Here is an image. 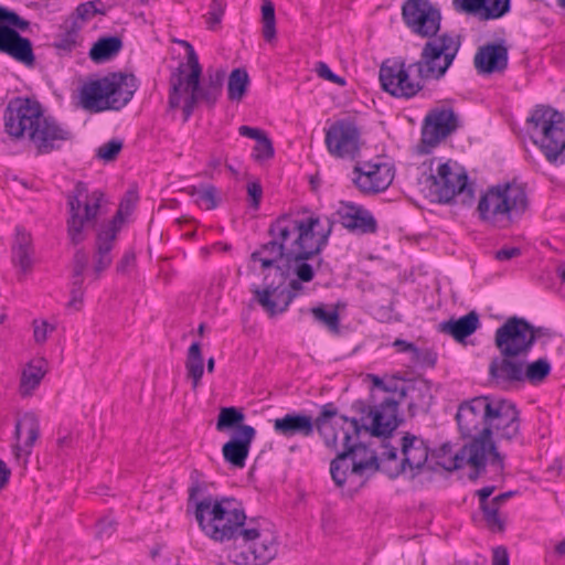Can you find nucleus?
Returning a JSON list of instances; mask_svg holds the SVG:
<instances>
[{
	"instance_id": "nucleus-28",
	"label": "nucleus",
	"mask_w": 565,
	"mask_h": 565,
	"mask_svg": "<svg viewBox=\"0 0 565 565\" xmlns=\"http://www.w3.org/2000/svg\"><path fill=\"white\" fill-rule=\"evenodd\" d=\"M255 437L256 430L252 426L241 427L235 431V436L223 445L222 452L225 461L234 467L244 468Z\"/></svg>"
},
{
	"instance_id": "nucleus-54",
	"label": "nucleus",
	"mask_w": 565,
	"mask_h": 565,
	"mask_svg": "<svg viewBox=\"0 0 565 565\" xmlns=\"http://www.w3.org/2000/svg\"><path fill=\"white\" fill-rule=\"evenodd\" d=\"M122 149V141L111 139L97 149L96 156L104 161H114Z\"/></svg>"
},
{
	"instance_id": "nucleus-17",
	"label": "nucleus",
	"mask_w": 565,
	"mask_h": 565,
	"mask_svg": "<svg viewBox=\"0 0 565 565\" xmlns=\"http://www.w3.org/2000/svg\"><path fill=\"white\" fill-rule=\"evenodd\" d=\"M137 200V193L135 191H128L120 201L119 207L113 218L97 233L94 265L96 278L110 266L113 262L110 252L115 246L117 235L125 223V218L134 210Z\"/></svg>"
},
{
	"instance_id": "nucleus-24",
	"label": "nucleus",
	"mask_w": 565,
	"mask_h": 565,
	"mask_svg": "<svg viewBox=\"0 0 565 565\" xmlns=\"http://www.w3.org/2000/svg\"><path fill=\"white\" fill-rule=\"evenodd\" d=\"M523 358L500 354L491 360L488 369L490 384L500 390H511L522 384Z\"/></svg>"
},
{
	"instance_id": "nucleus-29",
	"label": "nucleus",
	"mask_w": 565,
	"mask_h": 565,
	"mask_svg": "<svg viewBox=\"0 0 565 565\" xmlns=\"http://www.w3.org/2000/svg\"><path fill=\"white\" fill-rule=\"evenodd\" d=\"M501 192V204L508 226L519 218L527 209L529 201L524 186L516 182L498 184Z\"/></svg>"
},
{
	"instance_id": "nucleus-38",
	"label": "nucleus",
	"mask_w": 565,
	"mask_h": 565,
	"mask_svg": "<svg viewBox=\"0 0 565 565\" xmlns=\"http://www.w3.org/2000/svg\"><path fill=\"white\" fill-rule=\"evenodd\" d=\"M82 24L72 21L70 29L62 32L53 42V47L60 56H65L75 51L82 43L79 30Z\"/></svg>"
},
{
	"instance_id": "nucleus-49",
	"label": "nucleus",
	"mask_w": 565,
	"mask_h": 565,
	"mask_svg": "<svg viewBox=\"0 0 565 565\" xmlns=\"http://www.w3.org/2000/svg\"><path fill=\"white\" fill-rule=\"evenodd\" d=\"M275 154L274 146L267 134H265L263 137H260L252 152L253 159L258 162L263 163L269 159H271Z\"/></svg>"
},
{
	"instance_id": "nucleus-26",
	"label": "nucleus",
	"mask_w": 565,
	"mask_h": 565,
	"mask_svg": "<svg viewBox=\"0 0 565 565\" xmlns=\"http://www.w3.org/2000/svg\"><path fill=\"white\" fill-rule=\"evenodd\" d=\"M406 397H386L377 408H370L372 418L371 434L376 437H388L398 427L402 419L398 417V405Z\"/></svg>"
},
{
	"instance_id": "nucleus-4",
	"label": "nucleus",
	"mask_w": 565,
	"mask_h": 565,
	"mask_svg": "<svg viewBox=\"0 0 565 565\" xmlns=\"http://www.w3.org/2000/svg\"><path fill=\"white\" fill-rule=\"evenodd\" d=\"M186 51V62L180 63L171 73L169 84V106L179 108L182 105L184 120L193 114L198 103L213 106L222 95L226 73L222 68L207 70V77L201 84L202 66L192 44L180 41Z\"/></svg>"
},
{
	"instance_id": "nucleus-30",
	"label": "nucleus",
	"mask_w": 565,
	"mask_h": 565,
	"mask_svg": "<svg viewBox=\"0 0 565 565\" xmlns=\"http://www.w3.org/2000/svg\"><path fill=\"white\" fill-rule=\"evenodd\" d=\"M479 218L494 227L507 228L508 222L501 204V192L497 185L490 186L479 199Z\"/></svg>"
},
{
	"instance_id": "nucleus-48",
	"label": "nucleus",
	"mask_w": 565,
	"mask_h": 565,
	"mask_svg": "<svg viewBox=\"0 0 565 565\" xmlns=\"http://www.w3.org/2000/svg\"><path fill=\"white\" fill-rule=\"evenodd\" d=\"M315 320L323 323L330 331L339 332L340 317L338 311H327L323 306H317L310 309Z\"/></svg>"
},
{
	"instance_id": "nucleus-56",
	"label": "nucleus",
	"mask_w": 565,
	"mask_h": 565,
	"mask_svg": "<svg viewBox=\"0 0 565 565\" xmlns=\"http://www.w3.org/2000/svg\"><path fill=\"white\" fill-rule=\"evenodd\" d=\"M84 279H74L72 282L71 289V299L67 302L68 308H73L75 310H79L83 305L84 298V289H83Z\"/></svg>"
},
{
	"instance_id": "nucleus-39",
	"label": "nucleus",
	"mask_w": 565,
	"mask_h": 565,
	"mask_svg": "<svg viewBox=\"0 0 565 565\" xmlns=\"http://www.w3.org/2000/svg\"><path fill=\"white\" fill-rule=\"evenodd\" d=\"M185 369L188 377L192 380L193 388H196L204 373V362L201 352V344L199 342H193L190 345L185 361Z\"/></svg>"
},
{
	"instance_id": "nucleus-1",
	"label": "nucleus",
	"mask_w": 565,
	"mask_h": 565,
	"mask_svg": "<svg viewBox=\"0 0 565 565\" xmlns=\"http://www.w3.org/2000/svg\"><path fill=\"white\" fill-rule=\"evenodd\" d=\"M334 222L308 210L285 213L268 226L269 237L275 238L294 263V273L302 281L315 277L310 259L318 257L327 247Z\"/></svg>"
},
{
	"instance_id": "nucleus-19",
	"label": "nucleus",
	"mask_w": 565,
	"mask_h": 565,
	"mask_svg": "<svg viewBox=\"0 0 565 565\" xmlns=\"http://www.w3.org/2000/svg\"><path fill=\"white\" fill-rule=\"evenodd\" d=\"M488 412V436L492 439V431H495L499 439L511 441L515 439L520 433L519 411L516 406L504 398H489Z\"/></svg>"
},
{
	"instance_id": "nucleus-12",
	"label": "nucleus",
	"mask_w": 565,
	"mask_h": 565,
	"mask_svg": "<svg viewBox=\"0 0 565 565\" xmlns=\"http://www.w3.org/2000/svg\"><path fill=\"white\" fill-rule=\"evenodd\" d=\"M459 49V38L445 32L425 42L419 58L412 63V67H415L417 77L425 82L439 81L451 66Z\"/></svg>"
},
{
	"instance_id": "nucleus-9",
	"label": "nucleus",
	"mask_w": 565,
	"mask_h": 565,
	"mask_svg": "<svg viewBox=\"0 0 565 565\" xmlns=\"http://www.w3.org/2000/svg\"><path fill=\"white\" fill-rule=\"evenodd\" d=\"M530 137L552 164L565 161V115L551 106H536L526 119Z\"/></svg>"
},
{
	"instance_id": "nucleus-8",
	"label": "nucleus",
	"mask_w": 565,
	"mask_h": 565,
	"mask_svg": "<svg viewBox=\"0 0 565 565\" xmlns=\"http://www.w3.org/2000/svg\"><path fill=\"white\" fill-rule=\"evenodd\" d=\"M138 88L137 78L122 72L89 79L81 88V104L90 113L120 110L132 98Z\"/></svg>"
},
{
	"instance_id": "nucleus-5",
	"label": "nucleus",
	"mask_w": 565,
	"mask_h": 565,
	"mask_svg": "<svg viewBox=\"0 0 565 565\" xmlns=\"http://www.w3.org/2000/svg\"><path fill=\"white\" fill-rule=\"evenodd\" d=\"M188 504L194 505V518L201 531L216 543L233 542L248 524L242 503L233 497L209 494L198 499L202 486L189 488Z\"/></svg>"
},
{
	"instance_id": "nucleus-22",
	"label": "nucleus",
	"mask_w": 565,
	"mask_h": 565,
	"mask_svg": "<svg viewBox=\"0 0 565 565\" xmlns=\"http://www.w3.org/2000/svg\"><path fill=\"white\" fill-rule=\"evenodd\" d=\"M459 127L458 116L451 107L433 109L425 118L422 129V143L436 147Z\"/></svg>"
},
{
	"instance_id": "nucleus-53",
	"label": "nucleus",
	"mask_w": 565,
	"mask_h": 565,
	"mask_svg": "<svg viewBox=\"0 0 565 565\" xmlns=\"http://www.w3.org/2000/svg\"><path fill=\"white\" fill-rule=\"evenodd\" d=\"M411 360L414 364L422 367H434L437 362V354L430 349L415 348L411 355Z\"/></svg>"
},
{
	"instance_id": "nucleus-43",
	"label": "nucleus",
	"mask_w": 565,
	"mask_h": 565,
	"mask_svg": "<svg viewBox=\"0 0 565 565\" xmlns=\"http://www.w3.org/2000/svg\"><path fill=\"white\" fill-rule=\"evenodd\" d=\"M262 23L265 41L271 42L276 39V17L275 6L270 0H264L262 3Z\"/></svg>"
},
{
	"instance_id": "nucleus-27",
	"label": "nucleus",
	"mask_w": 565,
	"mask_h": 565,
	"mask_svg": "<svg viewBox=\"0 0 565 565\" xmlns=\"http://www.w3.org/2000/svg\"><path fill=\"white\" fill-rule=\"evenodd\" d=\"M0 52L9 55L25 66H33L35 56L32 42L17 30L0 31Z\"/></svg>"
},
{
	"instance_id": "nucleus-46",
	"label": "nucleus",
	"mask_w": 565,
	"mask_h": 565,
	"mask_svg": "<svg viewBox=\"0 0 565 565\" xmlns=\"http://www.w3.org/2000/svg\"><path fill=\"white\" fill-rule=\"evenodd\" d=\"M499 507L500 503H494L493 499L490 502L480 505L487 526L493 532H502L504 530V520L499 514Z\"/></svg>"
},
{
	"instance_id": "nucleus-13",
	"label": "nucleus",
	"mask_w": 565,
	"mask_h": 565,
	"mask_svg": "<svg viewBox=\"0 0 565 565\" xmlns=\"http://www.w3.org/2000/svg\"><path fill=\"white\" fill-rule=\"evenodd\" d=\"M104 193H88L86 183L78 181L67 194L68 218L67 235L73 245L86 239L85 226L97 218Z\"/></svg>"
},
{
	"instance_id": "nucleus-51",
	"label": "nucleus",
	"mask_w": 565,
	"mask_h": 565,
	"mask_svg": "<svg viewBox=\"0 0 565 565\" xmlns=\"http://www.w3.org/2000/svg\"><path fill=\"white\" fill-rule=\"evenodd\" d=\"M457 454L458 452L452 454V447L450 444H448V443L443 444L438 449H436L431 452V460H435V465H433V466L429 465L428 469L431 471H435V470H437V467H440L447 471L457 470L458 468H449L448 469L444 466V462L451 460Z\"/></svg>"
},
{
	"instance_id": "nucleus-3",
	"label": "nucleus",
	"mask_w": 565,
	"mask_h": 565,
	"mask_svg": "<svg viewBox=\"0 0 565 565\" xmlns=\"http://www.w3.org/2000/svg\"><path fill=\"white\" fill-rule=\"evenodd\" d=\"M489 398L490 396H477L459 405L456 414L458 428L463 437L472 439L451 460L444 462L446 468L470 466L478 476L486 470L488 463L495 473L502 472L503 457L493 440L487 438Z\"/></svg>"
},
{
	"instance_id": "nucleus-47",
	"label": "nucleus",
	"mask_w": 565,
	"mask_h": 565,
	"mask_svg": "<svg viewBox=\"0 0 565 565\" xmlns=\"http://www.w3.org/2000/svg\"><path fill=\"white\" fill-rule=\"evenodd\" d=\"M192 194L195 195L196 202L205 210H213L217 206V189L212 184L194 188Z\"/></svg>"
},
{
	"instance_id": "nucleus-62",
	"label": "nucleus",
	"mask_w": 565,
	"mask_h": 565,
	"mask_svg": "<svg viewBox=\"0 0 565 565\" xmlns=\"http://www.w3.org/2000/svg\"><path fill=\"white\" fill-rule=\"evenodd\" d=\"M238 134L243 137L250 138V139H254L255 141H257L266 132L260 128L243 125L238 128Z\"/></svg>"
},
{
	"instance_id": "nucleus-41",
	"label": "nucleus",
	"mask_w": 565,
	"mask_h": 565,
	"mask_svg": "<svg viewBox=\"0 0 565 565\" xmlns=\"http://www.w3.org/2000/svg\"><path fill=\"white\" fill-rule=\"evenodd\" d=\"M244 419L245 415L241 408L234 406L222 407L216 420V430L225 431L235 428L237 431L241 427L246 426L243 424Z\"/></svg>"
},
{
	"instance_id": "nucleus-20",
	"label": "nucleus",
	"mask_w": 565,
	"mask_h": 565,
	"mask_svg": "<svg viewBox=\"0 0 565 565\" xmlns=\"http://www.w3.org/2000/svg\"><path fill=\"white\" fill-rule=\"evenodd\" d=\"M353 183L364 194L385 191L394 179V168L380 159L356 163L353 168Z\"/></svg>"
},
{
	"instance_id": "nucleus-6",
	"label": "nucleus",
	"mask_w": 565,
	"mask_h": 565,
	"mask_svg": "<svg viewBox=\"0 0 565 565\" xmlns=\"http://www.w3.org/2000/svg\"><path fill=\"white\" fill-rule=\"evenodd\" d=\"M253 265L258 264V269L264 275L263 287L255 286L252 289L253 298L270 316L285 312L292 301V295L284 289L287 269L292 263H288V254L275 238L262 244L250 254Z\"/></svg>"
},
{
	"instance_id": "nucleus-7",
	"label": "nucleus",
	"mask_w": 565,
	"mask_h": 565,
	"mask_svg": "<svg viewBox=\"0 0 565 565\" xmlns=\"http://www.w3.org/2000/svg\"><path fill=\"white\" fill-rule=\"evenodd\" d=\"M333 424L335 431L339 433L338 446L342 445V450L330 463L332 480L338 487H343L347 480L354 482L355 479L362 484L369 472L380 469L377 456L356 444L363 427L358 419L339 416ZM335 450H339V447Z\"/></svg>"
},
{
	"instance_id": "nucleus-11",
	"label": "nucleus",
	"mask_w": 565,
	"mask_h": 565,
	"mask_svg": "<svg viewBox=\"0 0 565 565\" xmlns=\"http://www.w3.org/2000/svg\"><path fill=\"white\" fill-rule=\"evenodd\" d=\"M278 553L276 535L262 529L255 520H249L238 537L233 541L230 561L234 565H267Z\"/></svg>"
},
{
	"instance_id": "nucleus-33",
	"label": "nucleus",
	"mask_w": 565,
	"mask_h": 565,
	"mask_svg": "<svg viewBox=\"0 0 565 565\" xmlns=\"http://www.w3.org/2000/svg\"><path fill=\"white\" fill-rule=\"evenodd\" d=\"M13 265L22 273L31 270L33 265V246L31 234L22 227L15 228V237L11 247Z\"/></svg>"
},
{
	"instance_id": "nucleus-40",
	"label": "nucleus",
	"mask_w": 565,
	"mask_h": 565,
	"mask_svg": "<svg viewBox=\"0 0 565 565\" xmlns=\"http://www.w3.org/2000/svg\"><path fill=\"white\" fill-rule=\"evenodd\" d=\"M522 371V384L527 382L532 385H537L548 376L551 372V364L546 359H539L531 363H527L523 359Z\"/></svg>"
},
{
	"instance_id": "nucleus-34",
	"label": "nucleus",
	"mask_w": 565,
	"mask_h": 565,
	"mask_svg": "<svg viewBox=\"0 0 565 565\" xmlns=\"http://www.w3.org/2000/svg\"><path fill=\"white\" fill-rule=\"evenodd\" d=\"M480 327L479 315L470 311L459 319H450L439 324V330L451 335L457 342H463L469 335L475 333Z\"/></svg>"
},
{
	"instance_id": "nucleus-32",
	"label": "nucleus",
	"mask_w": 565,
	"mask_h": 565,
	"mask_svg": "<svg viewBox=\"0 0 565 565\" xmlns=\"http://www.w3.org/2000/svg\"><path fill=\"white\" fill-rule=\"evenodd\" d=\"M473 62L479 73L502 72L508 66V49L503 44H486L478 49Z\"/></svg>"
},
{
	"instance_id": "nucleus-16",
	"label": "nucleus",
	"mask_w": 565,
	"mask_h": 565,
	"mask_svg": "<svg viewBox=\"0 0 565 565\" xmlns=\"http://www.w3.org/2000/svg\"><path fill=\"white\" fill-rule=\"evenodd\" d=\"M381 87L395 98H414L425 87V79L417 77L412 63L404 60H386L379 72Z\"/></svg>"
},
{
	"instance_id": "nucleus-2",
	"label": "nucleus",
	"mask_w": 565,
	"mask_h": 565,
	"mask_svg": "<svg viewBox=\"0 0 565 565\" xmlns=\"http://www.w3.org/2000/svg\"><path fill=\"white\" fill-rule=\"evenodd\" d=\"M4 131L14 139H28L36 154H49L62 149L73 139L71 128L52 116H45L34 98L14 97L3 113Z\"/></svg>"
},
{
	"instance_id": "nucleus-50",
	"label": "nucleus",
	"mask_w": 565,
	"mask_h": 565,
	"mask_svg": "<svg viewBox=\"0 0 565 565\" xmlns=\"http://www.w3.org/2000/svg\"><path fill=\"white\" fill-rule=\"evenodd\" d=\"M102 1H87L77 6L74 14L73 21H76L78 24H82L90 19H93L97 13H102L99 6H102Z\"/></svg>"
},
{
	"instance_id": "nucleus-31",
	"label": "nucleus",
	"mask_w": 565,
	"mask_h": 565,
	"mask_svg": "<svg viewBox=\"0 0 565 565\" xmlns=\"http://www.w3.org/2000/svg\"><path fill=\"white\" fill-rule=\"evenodd\" d=\"M373 385L384 392L396 393L401 397H409L408 409L414 413L416 409L428 407L430 404L431 395L428 387L415 385H402L397 383L393 385L386 384L382 379L376 375H371Z\"/></svg>"
},
{
	"instance_id": "nucleus-60",
	"label": "nucleus",
	"mask_w": 565,
	"mask_h": 565,
	"mask_svg": "<svg viewBox=\"0 0 565 565\" xmlns=\"http://www.w3.org/2000/svg\"><path fill=\"white\" fill-rule=\"evenodd\" d=\"M289 273V268L287 269ZM301 282L298 277L296 279H291L288 281V274H286V280L284 282V289L287 294L292 295V299L298 296V294L303 289Z\"/></svg>"
},
{
	"instance_id": "nucleus-36",
	"label": "nucleus",
	"mask_w": 565,
	"mask_h": 565,
	"mask_svg": "<svg viewBox=\"0 0 565 565\" xmlns=\"http://www.w3.org/2000/svg\"><path fill=\"white\" fill-rule=\"evenodd\" d=\"M47 371V362L44 359L32 360L22 371L20 392L30 395L41 383Z\"/></svg>"
},
{
	"instance_id": "nucleus-35",
	"label": "nucleus",
	"mask_w": 565,
	"mask_h": 565,
	"mask_svg": "<svg viewBox=\"0 0 565 565\" xmlns=\"http://www.w3.org/2000/svg\"><path fill=\"white\" fill-rule=\"evenodd\" d=\"M14 435L18 440H20L21 437L25 435L23 443L17 444L14 446L15 456H30L34 444L40 436V426L35 416L25 415L23 418H21L15 425Z\"/></svg>"
},
{
	"instance_id": "nucleus-10",
	"label": "nucleus",
	"mask_w": 565,
	"mask_h": 565,
	"mask_svg": "<svg viewBox=\"0 0 565 565\" xmlns=\"http://www.w3.org/2000/svg\"><path fill=\"white\" fill-rule=\"evenodd\" d=\"M337 407L332 403L324 404L321 412L313 419L310 415L291 412L273 420L275 434L287 439L300 436L303 438L313 435L315 429L321 435L330 449L338 448L339 433L335 431L334 419H338Z\"/></svg>"
},
{
	"instance_id": "nucleus-14",
	"label": "nucleus",
	"mask_w": 565,
	"mask_h": 565,
	"mask_svg": "<svg viewBox=\"0 0 565 565\" xmlns=\"http://www.w3.org/2000/svg\"><path fill=\"white\" fill-rule=\"evenodd\" d=\"M426 178L429 194L439 203H450L457 195H462V202H470L475 189L468 183V175L463 168L452 167L451 161L439 162L436 170L430 168Z\"/></svg>"
},
{
	"instance_id": "nucleus-25",
	"label": "nucleus",
	"mask_w": 565,
	"mask_h": 565,
	"mask_svg": "<svg viewBox=\"0 0 565 565\" xmlns=\"http://www.w3.org/2000/svg\"><path fill=\"white\" fill-rule=\"evenodd\" d=\"M401 450L403 459L396 463L394 471L390 475L395 478L407 469L412 471V477L419 475L428 461L429 447L426 441L406 433L402 438Z\"/></svg>"
},
{
	"instance_id": "nucleus-23",
	"label": "nucleus",
	"mask_w": 565,
	"mask_h": 565,
	"mask_svg": "<svg viewBox=\"0 0 565 565\" xmlns=\"http://www.w3.org/2000/svg\"><path fill=\"white\" fill-rule=\"evenodd\" d=\"M339 223L348 232L359 235L375 234L379 224L373 213L352 201H340L334 213Z\"/></svg>"
},
{
	"instance_id": "nucleus-52",
	"label": "nucleus",
	"mask_w": 565,
	"mask_h": 565,
	"mask_svg": "<svg viewBox=\"0 0 565 565\" xmlns=\"http://www.w3.org/2000/svg\"><path fill=\"white\" fill-rule=\"evenodd\" d=\"M486 0H452L454 10L477 17L480 20L481 11Z\"/></svg>"
},
{
	"instance_id": "nucleus-18",
	"label": "nucleus",
	"mask_w": 565,
	"mask_h": 565,
	"mask_svg": "<svg viewBox=\"0 0 565 565\" xmlns=\"http://www.w3.org/2000/svg\"><path fill=\"white\" fill-rule=\"evenodd\" d=\"M402 19L411 32L420 38L438 36L441 12L430 0H405L402 6Z\"/></svg>"
},
{
	"instance_id": "nucleus-55",
	"label": "nucleus",
	"mask_w": 565,
	"mask_h": 565,
	"mask_svg": "<svg viewBox=\"0 0 565 565\" xmlns=\"http://www.w3.org/2000/svg\"><path fill=\"white\" fill-rule=\"evenodd\" d=\"M225 12V2L223 0H212L209 7V12L205 15V21L210 29L218 24Z\"/></svg>"
},
{
	"instance_id": "nucleus-45",
	"label": "nucleus",
	"mask_w": 565,
	"mask_h": 565,
	"mask_svg": "<svg viewBox=\"0 0 565 565\" xmlns=\"http://www.w3.org/2000/svg\"><path fill=\"white\" fill-rule=\"evenodd\" d=\"M29 26L30 22L21 18L17 12L6 7H0V31L7 29L24 32Z\"/></svg>"
},
{
	"instance_id": "nucleus-44",
	"label": "nucleus",
	"mask_w": 565,
	"mask_h": 565,
	"mask_svg": "<svg viewBox=\"0 0 565 565\" xmlns=\"http://www.w3.org/2000/svg\"><path fill=\"white\" fill-rule=\"evenodd\" d=\"M511 10V0H486L481 11L480 21L497 20Z\"/></svg>"
},
{
	"instance_id": "nucleus-15",
	"label": "nucleus",
	"mask_w": 565,
	"mask_h": 565,
	"mask_svg": "<svg viewBox=\"0 0 565 565\" xmlns=\"http://www.w3.org/2000/svg\"><path fill=\"white\" fill-rule=\"evenodd\" d=\"M542 335L543 328H535L526 319L514 316L495 330L494 344L502 355L526 358Z\"/></svg>"
},
{
	"instance_id": "nucleus-21",
	"label": "nucleus",
	"mask_w": 565,
	"mask_h": 565,
	"mask_svg": "<svg viewBox=\"0 0 565 565\" xmlns=\"http://www.w3.org/2000/svg\"><path fill=\"white\" fill-rule=\"evenodd\" d=\"M360 131L350 120H338L326 132L328 151L342 159L353 160L360 151Z\"/></svg>"
},
{
	"instance_id": "nucleus-57",
	"label": "nucleus",
	"mask_w": 565,
	"mask_h": 565,
	"mask_svg": "<svg viewBox=\"0 0 565 565\" xmlns=\"http://www.w3.org/2000/svg\"><path fill=\"white\" fill-rule=\"evenodd\" d=\"M316 72L318 74L319 77L326 79V81H329L331 83H334L341 87L345 86L347 84V81L345 78L334 74L330 67L328 66L327 63L324 62H318L317 65H316Z\"/></svg>"
},
{
	"instance_id": "nucleus-63",
	"label": "nucleus",
	"mask_w": 565,
	"mask_h": 565,
	"mask_svg": "<svg viewBox=\"0 0 565 565\" xmlns=\"http://www.w3.org/2000/svg\"><path fill=\"white\" fill-rule=\"evenodd\" d=\"M521 255L519 247H504L495 252V258L500 262L509 260Z\"/></svg>"
},
{
	"instance_id": "nucleus-59",
	"label": "nucleus",
	"mask_w": 565,
	"mask_h": 565,
	"mask_svg": "<svg viewBox=\"0 0 565 565\" xmlns=\"http://www.w3.org/2000/svg\"><path fill=\"white\" fill-rule=\"evenodd\" d=\"M33 327H34V330H33L34 340L38 343L45 342L49 333L55 329L54 326L50 324L47 321H44V320L41 322H38L35 320L33 322Z\"/></svg>"
},
{
	"instance_id": "nucleus-64",
	"label": "nucleus",
	"mask_w": 565,
	"mask_h": 565,
	"mask_svg": "<svg viewBox=\"0 0 565 565\" xmlns=\"http://www.w3.org/2000/svg\"><path fill=\"white\" fill-rule=\"evenodd\" d=\"M492 565H510L507 548L498 546L492 553Z\"/></svg>"
},
{
	"instance_id": "nucleus-37",
	"label": "nucleus",
	"mask_w": 565,
	"mask_h": 565,
	"mask_svg": "<svg viewBox=\"0 0 565 565\" xmlns=\"http://www.w3.org/2000/svg\"><path fill=\"white\" fill-rule=\"evenodd\" d=\"M122 47L118 36L100 38L89 50V57L95 63H104L115 57Z\"/></svg>"
},
{
	"instance_id": "nucleus-42",
	"label": "nucleus",
	"mask_w": 565,
	"mask_h": 565,
	"mask_svg": "<svg viewBox=\"0 0 565 565\" xmlns=\"http://www.w3.org/2000/svg\"><path fill=\"white\" fill-rule=\"evenodd\" d=\"M249 77L244 68H235L228 76L227 95L231 100H241L246 93Z\"/></svg>"
},
{
	"instance_id": "nucleus-61",
	"label": "nucleus",
	"mask_w": 565,
	"mask_h": 565,
	"mask_svg": "<svg viewBox=\"0 0 565 565\" xmlns=\"http://www.w3.org/2000/svg\"><path fill=\"white\" fill-rule=\"evenodd\" d=\"M247 193L252 199V205L257 209L263 194L262 185L257 182H250L247 185Z\"/></svg>"
},
{
	"instance_id": "nucleus-58",
	"label": "nucleus",
	"mask_w": 565,
	"mask_h": 565,
	"mask_svg": "<svg viewBox=\"0 0 565 565\" xmlns=\"http://www.w3.org/2000/svg\"><path fill=\"white\" fill-rule=\"evenodd\" d=\"M87 263H88L87 254L83 249H77L74 254L73 280L74 279H84L83 274L87 266Z\"/></svg>"
}]
</instances>
